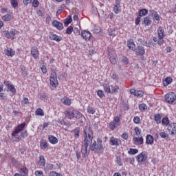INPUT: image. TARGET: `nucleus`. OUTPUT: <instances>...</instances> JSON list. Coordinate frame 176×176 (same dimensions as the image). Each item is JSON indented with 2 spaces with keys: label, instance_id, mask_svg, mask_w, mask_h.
Instances as JSON below:
<instances>
[{
  "label": "nucleus",
  "instance_id": "60",
  "mask_svg": "<svg viewBox=\"0 0 176 176\" xmlns=\"http://www.w3.org/2000/svg\"><path fill=\"white\" fill-rule=\"evenodd\" d=\"M50 176H60V173H58L56 171H52L50 173Z\"/></svg>",
  "mask_w": 176,
  "mask_h": 176
},
{
  "label": "nucleus",
  "instance_id": "15",
  "mask_svg": "<svg viewBox=\"0 0 176 176\" xmlns=\"http://www.w3.org/2000/svg\"><path fill=\"white\" fill-rule=\"evenodd\" d=\"M81 35L83 39H85V41H90V38H91V33H90L89 31H82Z\"/></svg>",
  "mask_w": 176,
  "mask_h": 176
},
{
  "label": "nucleus",
  "instance_id": "53",
  "mask_svg": "<svg viewBox=\"0 0 176 176\" xmlns=\"http://www.w3.org/2000/svg\"><path fill=\"white\" fill-rule=\"evenodd\" d=\"M32 5L34 8H38V6H39V1L38 0H34Z\"/></svg>",
  "mask_w": 176,
  "mask_h": 176
},
{
  "label": "nucleus",
  "instance_id": "29",
  "mask_svg": "<svg viewBox=\"0 0 176 176\" xmlns=\"http://www.w3.org/2000/svg\"><path fill=\"white\" fill-rule=\"evenodd\" d=\"M154 119L156 123H162V116L160 114H155L154 116Z\"/></svg>",
  "mask_w": 176,
  "mask_h": 176
},
{
  "label": "nucleus",
  "instance_id": "23",
  "mask_svg": "<svg viewBox=\"0 0 176 176\" xmlns=\"http://www.w3.org/2000/svg\"><path fill=\"white\" fill-rule=\"evenodd\" d=\"M142 24H145V25H151L152 24V21H151V18L149 16H146L144 18L142 21Z\"/></svg>",
  "mask_w": 176,
  "mask_h": 176
},
{
  "label": "nucleus",
  "instance_id": "10",
  "mask_svg": "<svg viewBox=\"0 0 176 176\" xmlns=\"http://www.w3.org/2000/svg\"><path fill=\"white\" fill-rule=\"evenodd\" d=\"M3 85L6 86L7 89H8V91H11V93H12V94H16V88L14 87V85H13L12 84L9 83L8 81H4Z\"/></svg>",
  "mask_w": 176,
  "mask_h": 176
},
{
  "label": "nucleus",
  "instance_id": "56",
  "mask_svg": "<svg viewBox=\"0 0 176 176\" xmlns=\"http://www.w3.org/2000/svg\"><path fill=\"white\" fill-rule=\"evenodd\" d=\"M36 176H43V172L42 170H36L35 172Z\"/></svg>",
  "mask_w": 176,
  "mask_h": 176
},
{
  "label": "nucleus",
  "instance_id": "51",
  "mask_svg": "<svg viewBox=\"0 0 176 176\" xmlns=\"http://www.w3.org/2000/svg\"><path fill=\"white\" fill-rule=\"evenodd\" d=\"M73 32H74V34H75V35H80V30H79L78 28H74L73 29Z\"/></svg>",
  "mask_w": 176,
  "mask_h": 176
},
{
  "label": "nucleus",
  "instance_id": "33",
  "mask_svg": "<svg viewBox=\"0 0 176 176\" xmlns=\"http://www.w3.org/2000/svg\"><path fill=\"white\" fill-rule=\"evenodd\" d=\"M108 34L110 36H115L116 35V32L115 28H112L108 30Z\"/></svg>",
  "mask_w": 176,
  "mask_h": 176
},
{
  "label": "nucleus",
  "instance_id": "38",
  "mask_svg": "<svg viewBox=\"0 0 176 176\" xmlns=\"http://www.w3.org/2000/svg\"><path fill=\"white\" fill-rule=\"evenodd\" d=\"M162 123L163 126H167L170 123V120H168V118H164L162 120Z\"/></svg>",
  "mask_w": 176,
  "mask_h": 176
},
{
  "label": "nucleus",
  "instance_id": "48",
  "mask_svg": "<svg viewBox=\"0 0 176 176\" xmlns=\"http://www.w3.org/2000/svg\"><path fill=\"white\" fill-rule=\"evenodd\" d=\"M40 69L43 74H46L47 72V69L46 68V66L45 65H41L40 66Z\"/></svg>",
  "mask_w": 176,
  "mask_h": 176
},
{
  "label": "nucleus",
  "instance_id": "47",
  "mask_svg": "<svg viewBox=\"0 0 176 176\" xmlns=\"http://www.w3.org/2000/svg\"><path fill=\"white\" fill-rule=\"evenodd\" d=\"M142 44L144 46H147L148 47H151V45H152V42L151 41H143Z\"/></svg>",
  "mask_w": 176,
  "mask_h": 176
},
{
  "label": "nucleus",
  "instance_id": "34",
  "mask_svg": "<svg viewBox=\"0 0 176 176\" xmlns=\"http://www.w3.org/2000/svg\"><path fill=\"white\" fill-rule=\"evenodd\" d=\"M4 21H10L12 20V15L7 14L2 17Z\"/></svg>",
  "mask_w": 176,
  "mask_h": 176
},
{
  "label": "nucleus",
  "instance_id": "50",
  "mask_svg": "<svg viewBox=\"0 0 176 176\" xmlns=\"http://www.w3.org/2000/svg\"><path fill=\"white\" fill-rule=\"evenodd\" d=\"M139 109L140 111H145L146 109V104H141L139 105Z\"/></svg>",
  "mask_w": 176,
  "mask_h": 176
},
{
  "label": "nucleus",
  "instance_id": "36",
  "mask_svg": "<svg viewBox=\"0 0 176 176\" xmlns=\"http://www.w3.org/2000/svg\"><path fill=\"white\" fill-rule=\"evenodd\" d=\"M125 162H126V163H129L130 164H134V157H126L125 159Z\"/></svg>",
  "mask_w": 176,
  "mask_h": 176
},
{
  "label": "nucleus",
  "instance_id": "13",
  "mask_svg": "<svg viewBox=\"0 0 176 176\" xmlns=\"http://www.w3.org/2000/svg\"><path fill=\"white\" fill-rule=\"evenodd\" d=\"M31 54H32V57L34 58L35 60H36V58H38V57H39V51L38 50V47H36L35 46L33 47L31 50Z\"/></svg>",
  "mask_w": 176,
  "mask_h": 176
},
{
  "label": "nucleus",
  "instance_id": "16",
  "mask_svg": "<svg viewBox=\"0 0 176 176\" xmlns=\"http://www.w3.org/2000/svg\"><path fill=\"white\" fill-rule=\"evenodd\" d=\"M52 25L57 28L59 31H61L64 28V25L61 23V22L54 21L52 22Z\"/></svg>",
  "mask_w": 176,
  "mask_h": 176
},
{
  "label": "nucleus",
  "instance_id": "1",
  "mask_svg": "<svg viewBox=\"0 0 176 176\" xmlns=\"http://www.w3.org/2000/svg\"><path fill=\"white\" fill-rule=\"evenodd\" d=\"M84 140L82 142L81 153L83 157L86 158L89 156V145L93 142L94 133L93 129L89 126H85L84 129Z\"/></svg>",
  "mask_w": 176,
  "mask_h": 176
},
{
  "label": "nucleus",
  "instance_id": "46",
  "mask_svg": "<svg viewBox=\"0 0 176 176\" xmlns=\"http://www.w3.org/2000/svg\"><path fill=\"white\" fill-rule=\"evenodd\" d=\"M136 97H144V91H136Z\"/></svg>",
  "mask_w": 176,
  "mask_h": 176
},
{
  "label": "nucleus",
  "instance_id": "19",
  "mask_svg": "<svg viewBox=\"0 0 176 176\" xmlns=\"http://www.w3.org/2000/svg\"><path fill=\"white\" fill-rule=\"evenodd\" d=\"M127 46L130 50H135V44L133 39H130L127 41Z\"/></svg>",
  "mask_w": 176,
  "mask_h": 176
},
{
  "label": "nucleus",
  "instance_id": "43",
  "mask_svg": "<svg viewBox=\"0 0 176 176\" xmlns=\"http://www.w3.org/2000/svg\"><path fill=\"white\" fill-rule=\"evenodd\" d=\"M104 90H105L107 93H111V87L109 86V85L105 84L104 85Z\"/></svg>",
  "mask_w": 176,
  "mask_h": 176
},
{
  "label": "nucleus",
  "instance_id": "32",
  "mask_svg": "<svg viewBox=\"0 0 176 176\" xmlns=\"http://www.w3.org/2000/svg\"><path fill=\"white\" fill-rule=\"evenodd\" d=\"M39 164L40 166H45V164H46V161L45 160V156L43 155H41L39 157Z\"/></svg>",
  "mask_w": 176,
  "mask_h": 176
},
{
  "label": "nucleus",
  "instance_id": "17",
  "mask_svg": "<svg viewBox=\"0 0 176 176\" xmlns=\"http://www.w3.org/2000/svg\"><path fill=\"white\" fill-rule=\"evenodd\" d=\"M157 35L159 39H163V38H164V29L163 28V27L158 28Z\"/></svg>",
  "mask_w": 176,
  "mask_h": 176
},
{
  "label": "nucleus",
  "instance_id": "26",
  "mask_svg": "<svg viewBox=\"0 0 176 176\" xmlns=\"http://www.w3.org/2000/svg\"><path fill=\"white\" fill-rule=\"evenodd\" d=\"M49 141L51 144H57V142H58V140L57 139V138L53 135L49 136Z\"/></svg>",
  "mask_w": 176,
  "mask_h": 176
},
{
  "label": "nucleus",
  "instance_id": "6",
  "mask_svg": "<svg viewBox=\"0 0 176 176\" xmlns=\"http://www.w3.org/2000/svg\"><path fill=\"white\" fill-rule=\"evenodd\" d=\"M176 100V95L174 92H169L165 95V101H167L168 104H173Z\"/></svg>",
  "mask_w": 176,
  "mask_h": 176
},
{
  "label": "nucleus",
  "instance_id": "49",
  "mask_svg": "<svg viewBox=\"0 0 176 176\" xmlns=\"http://www.w3.org/2000/svg\"><path fill=\"white\" fill-rule=\"evenodd\" d=\"M140 117L138 116H135L133 118V122L134 123H135L136 124H140Z\"/></svg>",
  "mask_w": 176,
  "mask_h": 176
},
{
  "label": "nucleus",
  "instance_id": "12",
  "mask_svg": "<svg viewBox=\"0 0 176 176\" xmlns=\"http://www.w3.org/2000/svg\"><path fill=\"white\" fill-rule=\"evenodd\" d=\"M121 144L120 140L115 138L111 137L109 140V144L112 145L113 146H119Z\"/></svg>",
  "mask_w": 176,
  "mask_h": 176
},
{
  "label": "nucleus",
  "instance_id": "30",
  "mask_svg": "<svg viewBox=\"0 0 176 176\" xmlns=\"http://www.w3.org/2000/svg\"><path fill=\"white\" fill-rule=\"evenodd\" d=\"M35 115H37L38 116H44L45 113L42 109L38 108L36 110Z\"/></svg>",
  "mask_w": 176,
  "mask_h": 176
},
{
  "label": "nucleus",
  "instance_id": "54",
  "mask_svg": "<svg viewBox=\"0 0 176 176\" xmlns=\"http://www.w3.org/2000/svg\"><path fill=\"white\" fill-rule=\"evenodd\" d=\"M98 96L100 97V98H104L105 97V95H104V92L102 91L99 90L98 91Z\"/></svg>",
  "mask_w": 176,
  "mask_h": 176
},
{
  "label": "nucleus",
  "instance_id": "55",
  "mask_svg": "<svg viewBox=\"0 0 176 176\" xmlns=\"http://www.w3.org/2000/svg\"><path fill=\"white\" fill-rule=\"evenodd\" d=\"M21 174H28V169H27V168H21Z\"/></svg>",
  "mask_w": 176,
  "mask_h": 176
},
{
  "label": "nucleus",
  "instance_id": "4",
  "mask_svg": "<svg viewBox=\"0 0 176 176\" xmlns=\"http://www.w3.org/2000/svg\"><path fill=\"white\" fill-rule=\"evenodd\" d=\"M104 149V146L102 144L97 143L96 141H94L91 146V150L93 152H96V153H101V151Z\"/></svg>",
  "mask_w": 176,
  "mask_h": 176
},
{
  "label": "nucleus",
  "instance_id": "8",
  "mask_svg": "<svg viewBox=\"0 0 176 176\" xmlns=\"http://www.w3.org/2000/svg\"><path fill=\"white\" fill-rule=\"evenodd\" d=\"M120 122V118L119 117H116L113 119V121L109 124V127L111 130L116 129V127H119V122Z\"/></svg>",
  "mask_w": 176,
  "mask_h": 176
},
{
  "label": "nucleus",
  "instance_id": "58",
  "mask_svg": "<svg viewBox=\"0 0 176 176\" xmlns=\"http://www.w3.org/2000/svg\"><path fill=\"white\" fill-rule=\"evenodd\" d=\"M53 167H54L53 164H49L46 166L45 170H53Z\"/></svg>",
  "mask_w": 176,
  "mask_h": 176
},
{
  "label": "nucleus",
  "instance_id": "11",
  "mask_svg": "<svg viewBox=\"0 0 176 176\" xmlns=\"http://www.w3.org/2000/svg\"><path fill=\"white\" fill-rule=\"evenodd\" d=\"M24 127H25V123H22L21 124H19L18 126L15 129L14 131H13L12 135V137H16V134H19L20 131H23L24 129Z\"/></svg>",
  "mask_w": 176,
  "mask_h": 176
},
{
  "label": "nucleus",
  "instance_id": "52",
  "mask_svg": "<svg viewBox=\"0 0 176 176\" xmlns=\"http://www.w3.org/2000/svg\"><path fill=\"white\" fill-rule=\"evenodd\" d=\"M175 124H176V123H172V124H170L168 126V131H173V129H174V126H175Z\"/></svg>",
  "mask_w": 176,
  "mask_h": 176
},
{
  "label": "nucleus",
  "instance_id": "40",
  "mask_svg": "<svg viewBox=\"0 0 176 176\" xmlns=\"http://www.w3.org/2000/svg\"><path fill=\"white\" fill-rule=\"evenodd\" d=\"M71 23H72V17H71V16H69V18H68L67 19H66L64 22V24L65 25V27H67V25L69 24H71Z\"/></svg>",
  "mask_w": 176,
  "mask_h": 176
},
{
  "label": "nucleus",
  "instance_id": "9",
  "mask_svg": "<svg viewBox=\"0 0 176 176\" xmlns=\"http://www.w3.org/2000/svg\"><path fill=\"white\" fill-rule=\"evenodd\" d=\"M148 159V155L145 153V152H142L137 156V160L139 163H144V162H146Z\"/></svg>",
  "mask_w": 176,
  "mask_h": 176
},
{
  "label": "nucleus",
  "instance_id": "45",
  "mask_svg": "<svg viewBox=\"0 0 176 176\" xmlns=\"http://www.w3.org/2000/svg\"><path fill=\"white\" fill-rule=\"evenodd\" d=\"M119 6L120 4L118 3H116V5L114 6L113 11L116 14L119 13Z\"/></svg>",
  "mask_w": 176,
  "mask_h": 176
},
{
  "label": "nucleus",
  "instance_id": "37",
  "mask_svg": "<svg viewBox=\"0 0 176 176\" xmlns=\"http://www.w3.org/2000/svg\"><path fill=\"white\" fill-rule=\"evenodd\" d=\"M39 98L40 100H47L49 98V96H47V94H39Z\"/></svg>",
  "mask_w": 176,
  "mask_h": 176
},
{
  "label": "nucleus",
  "instance_id": "64",
  "mask_svg": "<svg viewBox=\"0 0 176 176\" xmlns=\"http://www.w3.org/2000/svg\"><path fill=\"white\" fill-rule=\"evenodd\" d=\"M117 163L119 166H122V160H120V157H117Z\"/></svg>",
  "mask_w": 176,
  "mask_h": 176
},
{
  "label": "nucleus",
  "instance_id": "39",
  "mask_svg": "<svg viewBox=\"0 0 176 176\" xmlns=\"http://www.w3.org/2000/svg\"><path fill=\"white\" fill-rule=\"evenodd\" d=\"M73 32L74 28L72 26H69L66 30V34H67V35H71V34H72Z\"/></svg>",
  "mask_w": 176,
  "mask_h": 176
},
{
  "label": "nucleus",
  "instance_id": "44",
  "mask_svg": "<svg viewBox=\"0 0 176 176\" xmlns=\"http://www.w3.org/2000/svg\"><path fill=\"white\" fill-rule=\"evenodd\" d=\"M10 2L12 8H17L19 6V3L16 0H11Z\"/></svg>",
  "mask_w": 176,
  "mask_h": 176
},
{
  "label": "nucleus",
  "instance_id": "24",
  "mask_svg": "<svg viewBox=\"0 0 176 176\" xmlns=\"http://www.w3.org/2000/svg\"><path fill=\"white\" fill-rule=\"evenodd\" d=\"M72 134H74L75 138H79V135L80 134V129L79 128H76L73 131H72Z\"/></svg>",
  "mask_w": 176,
  "mask_h": 176
},
{
  "label": "nucleus",
  "instance_id": "20",
  "mask_svg": "<svg viewBox=\"0 0 176 176\" xmlns=\"http://www.w3.org/2000/svg\"><path fill=\"white\" fill-rule=\"evenodd\" d=\"M5 54H6V56L13 57V56L16 54V52H14V50H13L12 48H8L5 50Z\"/></svg>",
  "mask_w": 176,
  "mask_h": 176
},
{
  "label": "nucleus",
  "instance_id": "63",
  "mask_svg": "<svg viewBox=\"0 0 176 176\" xmlns=\"http://www.w3.org/2000/svg\"><path fill=\"white\" fill-rule=\"evenodd\" d=\"M160 135L161 138H166L167 137V134L166 133V132H161L160 133Z\"/></svg>",
  "mask_w": 176,
  "mask_h": 176
},
{
  "label": "nucleus",
  "instance_id": "14",
  "mask_svg": "<svg viewBox=\"0 0 176 176\" xmlns=\"http://www.w3.org/2000/svg\"><path fill=\"white\" fill-rule=\"evenodd\" d=\"M135 53L137 56H144L145 54V48L142 46H138L135 49Z\"/></svg>",
  "mask_w": 176,
  "mask_h": 176
},
{
  "label": "nucleus",
  "instance_id": "22",
  "mask_svg": "<svg viewBox=\"0 0 176 176\" xmlns=\"http://www.w3.org/2000/svg\"><path fill=\"white\" fill-rule=\"evenodd\" d=\"M50 39H52V41H56V42H60L61 41V39H63V38L60 36H58L56 34H51L50 36Z\"/></svg>",
  "mask_w": 176,
  "mask_h": 176
},
{
  "label": "nucleus",
  "instance_id": "28",
  "mask_svg": "<svg viewBox=\"0 0 176 176\" xmlns=\"http://www.w3.org/2000/svg\"><path fill=\"white\" fill-rule=\"evenodd\" d=\"M118 90H119V87L118 85H111L110 93L113 94V93H117Z\"/></svg>",
  "mask_w": 176,
  "mask_h": 176
},
{
  "label": "nucleus",
  "instance_id": "59",
  "mask_svg": "<svg viewBox=\"0 0 176 176\" xmlns=\"http://www.w3.org/2000/svg\"><path fill=\"white\" fill-rule=\"evenodd\" d=\"M171 135H176V123L175 124V126H173V128L171 131Z\"/></svg>",
  "mask_w": 176,
  "mask_h": 176
},
{
  "label": "nucleus",
  "instance_id": "7",
  "mask_svg": "<svg viewBox=\"0 0 176 176\" xmlns=\"http://www.w3.org/2000/svg\"><path fill=\"white\" fill-rule=\"evenodd\" d=\"M4 34H5V36L8 38V39H14V35H16V34H17V30L12 29L10 32L6 30L4 31Z\"/></svg>",
  "mask_w": 176,
  "mask_h": 176
},
{
  "label": "nucleus",
  "instance_id": "18",
  "mask_svg": "<svg viewBox=\"0 0 176 176\" xmlns=\"http://www.w3.org/2000/svg\"><path fill=\"white\" fill-rule=\"evenodd\" d=\"M153 136L152 135H147L146 137V144L147 145H153Z\"/></svg>",
  "mask_w": 176,
  "mask_h": 176
},
{
  "label": "nucleus",
  "instance_id": "35",
  "mask_svg": "<svg viewBox=\"0 0 176 176\" xmlns=\"http://www.w3.org/2000/svg\"><path fill=\"white\" fill-rule=\"evenodd\" d=\"M129 155H135L138 153V149L137 148H130L128 151Z\"/></svg>",
  "mask_w": 176,
  "mask_h": 176
},
{
  "label": "nucleus",
  "instance_id": "31",
  "mask_svg": "<svg viewBox=\"0 0 176 176\" xmlns=\"http://www.w3.org/2000/svg\"><path fill=\"white\" fill-rule=\"evenodd\" d=\"M148 14V10L146 9H142L139 11V16L140 17H144V16H146Z\"/></svg>",
  "mask_w": 176,
  "mask_h": 176
},
{
  "label": "nucleus",
  "instance_id": "3",
  "mask_svg": "<svg viewBox=\"0 0 176 176\" xmlns=\"http://www.w3.org/2000/svg\"><path fill=\"white\" fill-rule=\"evenodd\" d=\"M50 85L52 87H57L58 86V80H57V74L54 70L52 71L50 77Z\"/></svg>",
  "mask_w": 176,
  "mask_h": 176
},
{
  "label": "nucleus",
  "instance_id": "2",
  "mask_svg": "<svg viewBox=\"0 0 176 176\" xmlns=\"http://www.w3.org/2000/svg\"><path fill=\"white\" fill-rule=\"evenodd\" d=\"M65 118L67 119H80L82 118V113L75 109H67L64 112Z\"/></svg>",
  "mask_w": 176,
  "mask_h": 176
},
{
  "label": "nucleus",
  "instance_id": "61",
  "mask_svg": "<svg viewBox=\"0 0 176 176\" xmlns=\"http://www.w3.org/2000/svg\"><path fill=\"white\" fill-rule=\"evenodd\" d=\"M157 42L160 46H162V45L164 43V40L163 38H158V41Z\"/></svg>",
  "mask_w": 176,
  "mask_h": 176
},
{
  "label": "nucleus",
  "instance_id": "62",
  "mask_svg": "<svg viewBox=\"0 0 176 176\" xmlns=\"http://www.w3.org/2000/svg\"><path fill=\"white\" fill-rule=\"evenodd\" d=\"M57 122L58 123H59V124H61L62 126H65L66 124V122L64 120H58Z\"/></svg>",
  "mask_w": 176,
  "mask_h": 176
},
{
  "label": "nucleus",
  "instance_id": "57",
  "mask_svg": "<svg viewBox=\"0 0 176 176\" xmlns=\"http://www.w3.org/2000/svg\"><path fill=\"white\" fill-rule=\"evenodd\" d=\"M135 135H140L141 134V131L140 130V128L137 126L135 128Z\"/></svg>",
  "mask_w": 176,
  "mask_h": 176
},
{
  "label": "nucleus",
  "instance_id": "27",
  "mask_svg": "<svg viewBox=\"0 0 176 176\" xmlns=\"http://www.w3.org/2000/svg\"><path fill=\"white\" fill-rule=\"evenodd\" d=\"M133 141L134 142H138V144H140V145H142V144H144V138H134Z\"/></svg>",
  "mask_w": 176,
  "mask_h": 176
},
{
  "label": "nucleus",
  "instance_id": "41",
  "mask_svg": "<svg viewBox=\"0 0 176 176\" xmlns=\"http://www.w3.org/2000/svg\"><path fill=\"white\" fill-rule=\"evenodd\" d=\"M87 112L88 113H91V115H94V113H96V109L91 107H88Z\"/></svg>",
  "mask_w": 176,
  "mask_h": 176
},
{
  "label": "nucleus",
  "instance_id": "42",
  "mask_svg": "<svg viewBox=\"0 0 176 176\" xmlns=\"http://www.w3.org/2000/svg\"><path fill=\"white\" fill-rule=\"evenodd\" d=\"M40 146L41 149H46L47 148V143L46 142H41Z\"/></svg>",
  "mask_w": 176,
  "mask_h": 176
},
{
  "label": "nucleus",
  "instance_id": "5",
  "mask_svg": "<svg viewBox=\"0 0 176 176\" xmlns=\"http://www.w3.org/2000/svg\"><path fill=\"white\" fill-rule=\"evenodd\" d=\"M108 53H109V60L111 63V64H116V53L115 52V50L113 47H108Z\"/></svg>",
  "mask_w": 176,
  "mask_h": 176
},
{
  "label": "nucleus",
  "instance_id": "21",
  "mask_svg": "<svg viewBox=\"0 0 176 176\" xmlns=\"http://www.w3.org/2000/svg\"><path fill=\"white\" fill-rule=\"evenodd\" d=\"M71 98L65 96L60 99V102L64 104V105H69L71 104Z\"/></svg>",
  "mask_w": 176,
  "mask_h": 176
},
{
  "label": "nucleus",
  "instance_id": "25",
  "mask_svg": "<svg viewBox=\"0 0 176 176\" xmlns=\"http://www.w3.org/2000/svg\"><path fill=\"white\" fill-rule=\"evenodd\" d=\"M173 82V78L171 77H167L165 78V80L163 81L164 86H168V85L171 84Z\"/></svg>",
  "mask_w": 176,
  "mask_h": 176
}]
</instances>
